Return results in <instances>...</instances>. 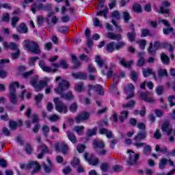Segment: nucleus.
<instances>
[{"instance_id": "obj_1", "label": "nucleus", "mask_w": 175, "mask_h": 175, "mask_svg": "<svg viewBox=\"0 0 175 175\" xmlns=\"http://www.w3.org/2000/svg\"><path fill=\"white\" fill-rule=\"evenodd\" d=\"M38 77L37 75L33 76L30 81V84L36 88V92H39V91H42L44 87H47V83L50 81V79L44 78L43 80H40L38 83Z\"/></svg>"}, {"instance_id": "obj_2", "label": "nucleus", "mask_w": 175, "mask_h": 175, "mask_svg": "<svg viewBox=\"0 0 175 175\" xmlns=\"http://www.w3.org/2000/svg\"><path fill=\"white\" fill-rule=\"evenodd\" d=\"M23 47L25 50H27V51L33 54H40V53H42L40 46H39V44L35 41L25 40L23 42Z\"/></svg>"}, {"instance_id": "obj_3", "label": "nucleus", "mask_w": 175, "mask_h": 175, "mask_svg": "<svg viewBox=\"0 0 175 175\" xmlns=\"http://www.w3.org/2000/svg\"><path fill=\"white\" fill-rule=\"evenodd\" d=\"M19 87L20 84L17 81L9 85L10 93L8 94V98L10 103L14 105H17V94H16V88H18Z\"/></svg>"}, {"instance_id": "obj_4", "label": "nucleus", "mask_w": 175, "mask_h": 175, "mask_svg": "<svg viewBox=\"0 0 175 175\" xmlns=\"http://www.w3.org/2000/svg\"><path fill=\"white\" fill-rule=\"evenodd\" d=\"M51 9H53V4H51V3H47L46 4H43L42 3L38 4L36 3H33L31 5V12L32 13H33V14L36 13V10L51 12Z\"/></svg>"}, {"instance_id": "obj_5", "label": "nucleus", "mask_w": 175, "mask_h": 175, "mask_svg": "<svg viewBox=\"0 0 175 175\" xmlns=\"http://www.w3.org/2000/svg\"><path fill=\"white\" fill-rule=\"evenodd\" d=\"M126 46V44L123 41L118 42L116 43L115 42H111L107 44L105 50L107 53H113L114 50L120 51L124 49Z\"/></svg>"}, {"instance_id": "obj_6", "label": "nucleus", "mask_w": 175, "mask_h": 175, "mask_svg": "<svg viewBox=\"0 0 175 175\" xmlns=\"http://www.w3.org/2000/svg\"><path fill=\"white\" fill-rule=\"evenodd\" d=\"M92 146L99 155H106L107 151L105 149V142L103 141L94 140Z\"/></svg>"}, {"instance_id": "obj_7", "label": "nucleus", "mask_w": 175, "mask_h": 175, "mask_svg": "<svg viewBox=\"0 0 175 175\" xmlns=\"http://www.w3.org/2000/svg\"><path fill=\"white\" fill-rule=\"evenodd\" d=\"M38 65L40 68L42 69L43 72H46L47 73H51V72H53V73H57V72H58V68H60L59 64H52L51 66H53L55 68L54 69H53L51 68V67L46 66L44 60H40Z\"/></svg>"}, {"instance_id": "obj_8", "label": "nucleus", "mask_w": 175, "mask_h": 175, "mask_svg": "<svg viewBox=\"0 0 175 175\" xmlns=\"http://www.w3.org/2000/svg\"><path fill=\"white\" fill-rule=\"evenodd\" d=\"M70 83L66 80H62L58 85L57 88L55 89L54 91L56 94H62L65 92L66 90H69Z\"/></svg>"}, {"instance_id": "obj_9", "label": "nucleus", "mask_w": 175, "mask_h": 175, "mask_svg": "<svg viewBox=\"0 0 175 175\" xmlns=\"http://www.w3.org/2000/svg\"><path fill=\"white\" fill-rule=\"evenodd\" d=\"M55 105V109L58 113H64L66 114L68 113V107L65 105V104L59 100V98H56L54 99Z\"/></svg>"}, {"instance_id": "obj_10", "label": "nucleus", "mask_w": 175, "mask_h": 175, "mask_svg": "<svg viewBox=\"0 0 175 175\" xmlns=\"http://www.w3.org/2000/svg\"><path fill=\"white\" fill-rule=\"evenodd\" d=\"M90 113L87 111H82L79 113L78 116L75 117L76 124H80V122L88 121V120L90 119Z\"/></svg>"}, {"instance_id": "obj_11", "label": "nucleus", "mask_w": 175, "mask_h": 175, "mask_svg": "<svg viewBox=\"0 0 175 175\" xmlns=\"http://www.w3.org/2000/svg\"><path fill=\"white\" fill-rule=\"evenodd\" d=\"M124 92L126 94L127 96L126 97V100L132 99L135 96V86L133 84L130 83L124 89Z\"/></svg>"}, {"instance_id": "obj_12", "label": "nucleus", "mask_w": 175, "mask_h": 175, "mask_svg": "<svg viewBox=\"0 0 175 175\" xmlns=\"http://www.w3.org/2000/svg\"><path fill=\"white\" fill-rule=\"evenodd\" d=\"M83 157L85 161H87L90 165H92V166H96V165L99 163V159L95 157L94 154L88 155V153L85 152Z\"/></svg>"}, {"instance_id": "obj_13", "label": "nucleus", "mask_w": 175, "mask_h": 175, "mask_svg": "<svg viewBox=\"0 0 175 175\" xmlns=\"http://www.w3.org/2000/svg\"><path fill=\"white\" fill-rule=\"evenodd\" d=\"M129 153V159L127 163L130 165H137V159H139V155L138 154L135 153L133 150H131L128 151Z\"/></svg>"}, {"instance_id": "obj_14", "label": "nucleus", "mask_w": 175, "mask_h": 175, "mask_svg": "<svg viewBox=\"0 0 175 175\" xmlns=\"http://www.w3.org/2000/svg\"><path fill=\"white\" fill-rule=\"evenodd\" d=\"M152 46H153L154 49H152ZM161 47H162V43H161V42H159V41H155L154 42V45H153L152 42H150V46L148 49V51L149 54H155L157 53V51L159 50V49H161Z\"/></svg>"}, {"instance_id": "obj_15", "label": "nucleus", "mask_w": 175, "mask_h": 175, "mask_svg": "<svg viewBox=\"0 0 175 175\" xmlns=\"http://www.w3.org/2000/svg\"><path fill=\"white\" fill-rule=\"evenodd\" d=\"M95 62L97 64L99 68L103 69V70H107V64H106V60L102 59L100 56L98 55L96 56Z\"/></svg>"}, {"instance_id": "obj_16", "label": "nucleus", "mask_w": 175, "mask_h": 175, "mask_svg": "<svg viewBox=\"0 0 175 175\" xmlns=\"http://www.w3.org/2000/svg\"><path fill=\"white\" fill-rule=\"evenodd\" d=\"M27 169H33L31 172V174H35V173H38L40 170V165L36 161H29L27 165Z\"/></svg>"}, {"instance_id": "obj_17", "label": "nucleus", "mask_w": 175, "mask_h": 175, "mask_svg": "<svg viewBox=\"0 0 175 175\" xmlns=\"http://www.w3.org/2000/svg\"><path fill=\"white\" fill-rule=\"evenodd\" d=\"M140 98L144 102H148V103H154L155 100L154 98H148V95H150V92H141L139 93Z\"/></svg>"}, {"instance_id": "obj_18", "label": "nucleus", "mask_w": 175, "mask_h": 175, "mask_svg": "<svg viewBox=\"0 0 175 175\" xmlns=\"http://www.w3.org/2000/svg\"><path fill=\"white\" fill-rule=\"evenodd\" d=\"M170 6V3L168 1H163L161 3V6L160 7V10L158 11V13L159 14H169V10L167 8Z\"/></svg>"}, {"instance_id": "obj_19", "label": "nucleus", "mask_w": 175, "mask_h": 175, "mask_svg": "<svg viewBox=\"0 0 175 175\" xmlns=\"http://www.w3.org/2000/svg\"><path fill=\"white\" fill-rule=\"evenodd\" d=\"M89 91H91L92 90H94L96 92L98 93V95H103L105 94V91L103 90V87L100 85H89Z\"/></svg>"}, {"instance_id": "obj_20", "label": "nucleus", "mask_w": 175, "mask_h": 175, "mask_svg": "<svg viewBox=\"0 0 175 175\" xmlns=\"http://www.w3.org/2000/svg\"><path fill=\"white\" fill-rule=\"evenodd\" d=\"M161 131L162 132H166L168 136H170V135H172V132H173V129H172V127H170V124L167 122L162 124Z\"/></svg>"}, {"instance_id": "obj_21", "label": "nucleus", "mask_w": 175, "mask_h": 175, "mask_svg": "<svg viewBox=\"0 0 175 175\" xmlns=\"http://www.w3.org/2000/svg\"><path fill=\"white\" fill-rule=\"evenodd\" d=\"M107 38L111 39L112 40H117L120 42L122 39V35L120 33H114L113 32H108Z\"/></svg>"}, {"instance_id": "obj_22", "label": "nucleus", "mask_w": 175, "mask_h": 175, "mask_svg": "<svg viewBox=\"0 0 175 175\" xmlns=\"http://www.w3.org/2000/svg\"><path fill=\"white\" fill-rule=\"evenodd\" d=\"M147 137V131H142L137 133V135L134 137L135 142H140L141 140H144Z\"/></svg>"}, {"instance_id": "obj_23", "label": "nucleus", "mask_w": 175, "mask_h": 175, "mask_svg": "<svg viewBox=\"0 0 175 175\" xmlns=\"http://www.w3.org/2000/svg\"><path fill=\"white\" fill-rule=\"evenodd\" d=\"M116 59H120V64L122 65V66H124V68H131L132 65H133V61L130 60L128 62H125V59H122L118 56L116 57Z\"/></svg>"}, {"instance_id": "obj_24", "label": "nucleus", "mask_w": 175, "mask_h": 175, "mask_svg": "<svg viewBox=\"0 0 175 175\" xmlns=\"http://www.w3.org/2000/svg\"><path fill=\"white\" fill-rule=\"evenodd\" d=\"M167 162L171 166H174V163L170 159L167 160V159H162L159 163V169H165V166H166Z\"/></svg>"}, {"instance_id": "obj_25", "label": "nucleus", "mask_w": 175, "mask_h": 175, "mask_svg": "<svg viewBox=\"0 0 175 175\" xmlns=\"http://www.w3.org/2000/svg\"><path fill=\"white\" fill-rule=\"evenodd\" d=\"M72 76H73L75 79H79L80 80H87V77H88L87 73L82 72L72 73Z\"/></svg>"}, {"instance_id": "obj_26", "label": "nucleus", "mask_w": 175, "mask_h": 175, "mask_svg": "<svg viewBox=\"0 0 175 175\" xmlns=\"http://www.w3.org/2000/svg\"><path fill=\"white\" fill-rule=\"evenodd\" d=\"M40 148H42L41 152L39 154H38V159H42V158H43V155H44V154L49 153V148H47V146H46L44 144H42L40 146Z\"/></svg>"}, {"instance_id": "obj_27", "label": "nucleus", "mask_w": 175, "mask_h": 175, "mask_svg": "<svg viewBox=\"0 0 175 175\" xmlns=\"http://www.w3.org/2000/svg\"><path fill=\"white\" fill-rule=\"evenodd\" d=\"M70 57L72 64H74V65L75 66V67H73V69H77L78 68H80L81 64L79 62V59H77V57H76V55L72 53L70 55Z\"/></svg>"}, {"instance_id": "obj_28", "label": "nucleus", "mask_w": 175, "mask_h": 175, "mask_svg": "<svg viewBox=\"0 0 175 175\" xmlns=\"http://www.w3.org/2000/svg\"><path fill=\"white\" fill-rule=\"evenodd\" d=\"M66 135L70 142H72L73 144H75L76 143H77V138L76 137V135H75V133H73L71 131H67Z\"/></svg>"}, {"instance_id": "obj_29", "label": "nucleus", "mask_w": 175, "mask_h": 175, "mask_svg": "<svg viewBox=\"0 0 175 175\" xmlns=\"http://www.w3.org/2000/svg\"><path fill=\"white\" fill-rule=\"evenodd\" d=\"M129 116V111H122L120 113V116H119V121L120 124H122V122H124L125 120H127Z\"/></svg>"}, {"instance_id": "obj_30", "label": "nucleus", "mask_w": 175, "mask_h": 175, "mask_svg": "<svg viewBox=\"0 0 175 175\" xmlns=\"http://www.w3.org/2000/svg\"><path fill=\"white\" fill-rule=\"evenodd\" d=\"M59 95L61 96V98L66 99V100H72L74 98L72 92H69L67 94H65L64 92L59 93Z\"/></svg>"}, {"instance_id": "obj_31", "label": "nucleus", "mask_w": 175, "mask_h": 175, "mask_svg": "<svg viewBox=\"0 0 175 175\" xmlns=\"http://www.w3.org/2000/svg\"><path fill=\"white\" fill-rule=\"evenodd\" d=\"M17 31L20 33H28V27H27L25 23H22L20 25V26L17 28Z\"/></svg>"}, {"instance_id": "obj_32", "label": "nucleus", "mask_w": 175, "mask_h": 175, "mask_svg": "<svg viewBox=\"0 0 175 175\" xmlns=\"http://www.w3.org/2000/svg\"><path fill=\"white\" fill-rule=\"evenodd\" d=\"M139 59H138L137 65V66L142 67L144 65V64L146 62V61L144 60V53H139Z\"/></svg>"}, {"instance_id": "obj_33", "label": "nucleus", "mask_w": 175, "mask_h": 175, "mask_svg": "<svg viewBox=\"0 0 175 175\" xmlns=\"http://www.w3.org/2000/svg\"><path fill=\"white\" fill-rule=\"evenodd\" d=\"M136 105V102L133 100H131L129 103L122 105L123 109H133Z\"/></svg>"}, {"instance_id": "obj_34", "label": "nucleus", "mask_w": 175, "mask_h": 175, "mask_svg": "<svg viewBox=\"0 0 175 175\" xmlns=\"http://www.w3.org/2000/svg\"><path fill=\"white\" fill-rule=\"evenodd\" d=\"M163 76H165V77H169V74H167V70L166 69L159 70L158 77H159V79H163Z\"/></svg>"}, {"instance_id": "obj_35", "label": "nucleus", "mask_w": 175, "mask_h": 175, "mask_svg": "<svg viewBox=\"0 0 175 175\" xmlns=\"http://www.w3.org/2000/svg\"><path fill=\"white\" fill-rule=\"evenodd\" d=\"M115 66L112 65L111 68H109L108 72H106V70H102L101 71L102 75H107L108 79H111V76H113V70H111V69H113V68Z\"/></svg>"}, {"instance_id": "obj_36", "label": "nucleus", "mask_w": 175, "mask_h": 175, "mask_svg": "<svg viewBox=\"0 0 175 175\" xmlns=\"http://www.w3.org/2000/svg\"><path fill=\"white\" fill-rule=\"evenodd\" d=\"M127 38L129 42H135L136 39V31H130L127 33Z\"/></svg>"}, {"instance_id": "obj_37", "label": "nucleus", "mask_w": 175, "mask_h": 175, "mask_svg": "<svg viewBox=\"0 0 175 175\" xmlns=\"http://www.w3.org/2000/svg\"><path fill=\"white\" fill-rule=\"evenodd\" d=\"M97 131H98V128L96 127H94L92 129H88L86 133V136H88V137L95 136V135H96Z\"/></svg>"}, {"instance_id": "obj_38", "label": "nucleus", "mask_w": 175, "mask_h": 175, "mask_svg": "<svg viewBox=\"0 0 175 175\" xmlns=\"http://www.w3.org/2000/svg\"><path fill=\"white\" fill-rule=\"evenodd\" d=\"M161 59L163 64H164V65H168V64L170 61V59L164 53H162L161 54Z\"/></svg>"}, {"instance_id": "obj_39", "label": "nucleus", "mask_w": 175, "mask_h": 175, "mask_svg": "<svg viewBox=\"0 0 175 175\" xmlns=\"http://www.w3.org/2000/svg\"><path fill=\"white\" fill-rule=\"evenodd\" d=\"M133 12H135V13H142V5L139 3L133 4Z\"/></svg>"}, {"instance_id": "obj_40", "label": "nucleus", "mask_w": 175, "mask_h": 175, "mask_svg": "<svg viewBox=\"0 0 175 175\" xmlns=\"http://www.w3.org/2000/svg\"><path fill=\"white\" fill-rule=\"evenodd\" d=\"M108 13H109V8L106 7V8L104 9L103 10L97 12L96 16H103L105 18H107Z\"/></svg>"}, {"instance_id": "obj_41", "label": "nucleus", "mask_w": 175, "mask_h": 175, "mask_svg": "<svg viewBox=\"0 0 175 175\" xmlns=\"http://www.w3.org/2000/svg\"><path fill=\"white\" fill-rule=\"evenodd\" d=\"M85 127L84 126H76L74 127V132H77L78 135H81L84 132Z\"/></svg>"}, {"instance_id": "obj_42", "label": "nucleus", "mask_w": 175, "mask_h": 175, "mask_svg": "<svg viewBox=\"0 0 175 175\" xmlns=\"http://www.w3.org/2000/svg\"><path fill=\"white\" fill-rule=\"evenodd\" d=\"M110 92L114 95H120V92H117V84L113 83L109 88Z\"/></svg>"}, {"instance_id": "obj_43", "label": "nucleus", "mask_w": 175, "mask_h": 175, "mask_svg": "<svg viewBox=\"0 0 175 175\" xmlns=\"http://www.w3.org/2000/svg\"><path fill=\"white\" fill-rule=\"evenodd\" d=\"M60 150L64 155H66V154H68V150H69V147L68 145H66V144H62L60 146Z\"/></svg>"}, {"instance_id": "obj_44", "label": "nucleus", "mask_w": 175, "mask_h": 175, "mask_svg": "<svg viewBox=\"0 0 175 175\" xmlns=\"http://www.w3.org/2000/svg\"><path fill=\"white\" fill-rule=\"evenodd\" d=\"M68 109L72 113H76V111H77V109H79V105L77 103H73L69 106Z\"/></svg>"}, {"instance_id": "obj_45", "label": "nucleus", "mask_w": 175, "mask_h": 175, "mask_svg": "<svg viewBox=\"0 0 175 175\" xmlns=\"http://www.w3.org/2000/svg\"><path fill=\"white\" fill-rule=\"evenodd\" d=\"M9 49H10L12 51H17L20 50L18 49V45L16 42H10L9 44Z\"/></svg>"}, {"instance_id": "obj_46", "label": "nucleus", "mask_w": 175, "mask_h": 175, "mask_svg": "<svg viewBox=\"0 0 175 175\" xmlns=\"http://www.w3.org/2000/svg\"><path fill=\"white\" fill-rule=\"evenodd\" d=\"M152 150V148H151V146L145 145L144 147V154H145V155H150V154H151Z\"/></svg>"}, {"instance_id": "obj_47", "label": "nucleus", "mask_w": 175, "mask_h": 175, "mask_svg": "<svg viewBox=\"0 0 175 175\" xmlns=\"http://www.w3.org/2000/svg\"><path fill=\"white\" fill-rule=\"evenodd\" d=\"M42 167H43L44 170L45 172L47 174L51 173V171L53 170V166H49L46 163H42Z\"/></svg>"}, {"instance_id": "obj_48", "label": "nucleus", "mask_w": 175, "mask_h": 175, "mask_svg": "<svg viewBox=\"0 0 175 175\" xmlns=\"http://www.w3.org/2000/svg\"><path fill=\"white\" fill-rule=\"evenodd\" d=\"M141 32H142L141 33L142 38H146V36H148V35L151 36V31H150V30L147 29H142Z\"/></svg>"}, {"instance_id": "obj_49", "label": "nucleus", "mask_w": 175, "mask_h": 175, "mask_svg": "<svg viewBox=\"0 0 175 175\" xmlns=\"http://www.w3.org/2000/svg\"><path fill=\"white\" fill-rule=\"evenodd\" d=\"M42 131L45 137H47L48 133L50 132V127L47 125H43L42 127Z\"/></svg>"}, {"instance_id": "obj_50", "label": "nucleus", "mask_w": 175, "mask_h": 175, "mask_svg": "<svg viewBox=\"0 0 175 175\" xmlns=\"http://www.w3.org/2000/svg\"><path fill=\"white\" fill-rule=\"evenodd\" d=\"M9 126L12 131H16L17 129V122L10 120L9 122Z\"/></svg>"}, {"instance_id": "obj_51", "label": "nucleus", "mask_w": 175, "mask_h": 175, "mask_svg": "<svg viewBox=\"0 0 175 175\" xmlns=\"http://www.w3.org/2000/svg\"><path fill=\"white\" fill-rule=\"evenodd\" d=\"M130 76L133 81H137V79L139 77V74L137 72H136L135 71H131Z\"/></svg>"}, {"instance_id": "obj_52", "label": "nucleus", "mask_w": 175, "mask_h": 175, "mask_svg": "<svg viewBox=\"0 0 175 175\" xmlns=\"http://www.w3.org/2000/svg\"><path fill=\"white\" fill-rule=\"evenodd\" d=\"M25 151L26 152L27 154H29V155H31L32 154V146H31V144H27L25 146Z\"/></svg>"}, {"instance_id": "obj_53", "label": "nucleus", "mask_w": 175, "mask_h": 175, "mask_svg": "<svg viewBox=\"0 0 175 175\" xmlns=\"http://www.w3.org/2000/svg\"><path fill=\"white\" fill-rule=\"evenodd\" d=\"M111 16H112V17H113V18H116V20L121 19V14H120V12L118 10L113 11L111 13Z\"/></svg>"}, {"instance_id": "obj_54", "label": "nucleus", "mask_w": 175, "mask_h": 175, "mask_svg": "<svg viewBox=\"0 0 175 175\" xmlns=\"http://www.w3.org/2000/svg\"><path fill=\"white\" fill-rule=\"evenodd\" d=\"M122 14L124 23H129L131 18V14H129L128 12H123Z\"/></svg>"}, {"instance_id": "obj_55", "label": "nucleus", "mask_w": 175, "mask_h": 175, "mask_svg": "<svg viewBox=\"0 0 175 175\" xmlns=\"http://www.w3.org/2000/svg\"><path fill=\"white\" fill-rule=\"evenodd\" d=\"M142 73L145 77H148L150 75H152V70L148 68V69H144L142 71Z\"/></svg>"}, {"instance_id": "obj_56", "label": "nucleus", "mask_w": 175, "mask_h": 175, "mask_svg": "<svg viewBox=\"0 0 175 175\" xmlns=\"http://www.w3.org/2000/svg\"><path fill=\"white\" fill-rule=\"evenodd\" d=\"M71 165L73 167H77V166H80V160L77 157L74 158Z\"/></svg>"}, {"instance_id": "obj_57", "label": "nucleus", "mask_w": 175, "mask_h": 175, "mask_svg": "<svg viewBox=\"0 0 175 175\" xmlns=\"http://www.w3.org/2000/svg\"><path fill=\"white\" fill-rule=\"evenodd\" d=\"M21 51L20 50L16 51V53H11V58L12 59H17L20 57Z\"/></svg>"}, {"instance_id": "obj_58", "label": "nucleus", "mask_w": 175, "mask_h": 175, "mask_svg": "<svg viewBox=\"0 0 175 175\" xmlns=\"http://www.w3.org/2000/svg\"><path fill=\"white\" fill-rule=\"evenodd\" d=\"M175 99V95H172L168 97V102L170 103V107H173V106H175V103L173 102Z\"/></svg>"}, {"instance_id": "obj_59", "label": "nucleus", "mask_w": 175, "mask_h": 175, "mask_svg": "<svg viewBox=\"0 0 175 175\" xmlns=\"http://www.w3.org/2000/svg\"><path fill=\"white\" fill-rule=\"evenodd\" d=\"M10 20V16L8 13H4L2 16V21H4L5 23H9V21Z\"/></svg>"}, {"instance_id": "obj_60", "label": "nucleus", "mask_w": 175, "mask_h": 175, "mask_svg": "<svg viewBox=\"0 0 175 175\" xmlns=\"http://www.w3.org/2000/svg\"><path fill=\"white\" fill-rule=\"evenodd\" d=\"M88 70L90 73H95L96 72V68L92 66L91 64L88 65Z\"/></svg>"}, {"instance_id": "obj_61", "label": "nucleus", "mask_w": 175, "mask_h": 175, "mask_svg": "<svg viewBox=\"0 0 175 175\" xmlns=\"http://www.w3.org/2000/svg\"><path fill=\"white\" fill-rule=\"evenodd\" d=\"M100 167L102 172H107V170H109V164L107 163H103Z\"/></svg>"}, {"instance_id": "obj_62", "label": "nucleus", "mask_w": 175, "mask_h": 175, "mask_svg": "<svg viewBox=\"0 0 175 175\" xmlns=\"http://www.w3.org/2000/svg\"><path fill=\"white\" fill-rule=\"evenodd\" d=\"M31 121L33 124H38L39 122V117L36 113H33L31 116Z\"/></svg>"}, {"instance_id": "obj_63", "label": "nucleus", "mask_w": 175, "mask_h": 175, "mask_svg": "<svg viewBox=\"0 0 175 175\" xmlns=\"http://www.w3.org/2000/svg\"><path fill=\"white\" fill-rule=\"evenodd\" d=\"M79 59H81V61H85V62H88V61H90V57H88L87 55L83 53L82 55H79Z\"/></svg>"}, {"instance_id": "obj_64", "label": "nucleus", "mask_w": 175, "mask_h": 175, "mask_svg": "<svg viewBox=\"0 0 175 175\" xmlns=\"http://www.w3.org/2000/svg\"><path fill=\"white\" fill-rule=\"evenodd\" d=\"M43 99V94H39L38 95L35 96V100L36 103H40Z\"/></svg>"}]
</instances>
